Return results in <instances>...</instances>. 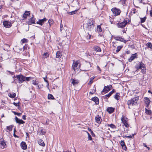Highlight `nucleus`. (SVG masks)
<instances>
[{"label":"nucleus","instance_id":"nucleus-1","mask_svg":"<svg viewBox=\"0 0 152 152\" xmlns=\"http://www.w3.org/2000/svg\"><path fill=\"white\" fill-rule=\"evenodd\" d=\"M95 23L93 20H91V22H88V23L85 24V27L86 28V30L91 31L93 30L95 28Z\"/></svg>","mask_w":152,"mask_h":152},{"label":"nucleus","instance_id":"nucleus-2","mask_svg":"<svg viewBox=\"0 0 152 152\" xmlns=\"http://www.w3.org/2000/svg\"><path fill=\"white\" fill-rule=\"evenodd\" d=\"M138 100L139 97H135L129 100L127 102V104L129 106H129L136 105L137 104Z\"/></svg>","mask_w":152,"mask_h":152},{"label":"nucleus","instance_id":"nucleus-3","mask_svg":"<svg viewBox=\"0 0 152 152\" xmlns=\"http://www.w3.org/2000/svg\"><path fill=\"white\" fill-rule=\"evenodd\" d=\"M135 67L137 69H141L143 73H145L146 72L145 66L142 62H139L135 66Z\"/></svg>","mask_w":152,"mask_h":152},{"label":"nucleus","instance_id":"nucleus-4","mask_svg":"<svg viewBox=\"0 0 152 152\" xmlns=\"http://www.w3.org/2000/svg\"><path fill=\"white\" fill-rule=\"evenodd\" d=\"M129 22L128 18H125L123 22L117 23V26L118 28H123L125 27L126 24Z\"/></svg>","mask_w":152,"mask_h":152},{"label":"nucleus","instance_id":"nucleus-5","mask_svg":"<svg viewBox=\"0 0 152 152\" xmlns=\"http://www.w3.org/2000/svg\"><path fill=\"white\" fill-rule=\"evenodd\" d=\"M80 64L79 61H77L75 62H74L72 66V67L75 72L78 69H80Z\"/></svg>","mask_w":152,"mask_h":152},{"label":"nucleus","instance_id":"nucleus-6","mask_svg":"<svg viewBox=\"0 0 152 152\" xmlns=\"http://www.w3.org/2000/svg\"><path fill=\"white\" fill-rule=\"evenodd\" d=\"M111 10L114 16H116L120 15L121 11L119 9L116 7H113L111 9Z\"/></svg>","mask_w":152,"mask_h":152},{"label":"nucleus","instance_id":"nucleus-7","mask_svg":"<svg viewBox=\"0 0 152 152\" xmlns=\"http://www.w3.org/2000/svg\"><path fill=\"white\" fill-rule=\"evenodd\" d=\"M15 77L19 83H21L24 81V76L21 75H17Z\"/></svg>","mask_w":152,"mask_h":152},{"label":"nucleus","instance_id":"nucleus-8","mask_svg":"<svg viewBox=\"0 0 152 152\" xmlns=\"http://www.w3.org/2000/svg\"><path fill=\"white\" fill-rule=\"evenodd\" d=\"M121 120L122 122L125 127L128 128L129 126L128 124V119L126 117L123 116L121 118Z\"/></svg>","mask_w":152,"mask_h":152},{"label":"nucleus","instance_id":"nucleus-9","mask_svg":"<svg viewBox=\"0 0 152 152\" xmlns=\"http://www.w3.org/2000/svg\"><path fill=\"white\" fill-rule=\"evenodd\" d=\"M112 86L111 85L104 86L102 93V92L107 93L112 89Z\"/></svg>","mask_w":152,"mask_h":152},{"label":"nucleus","instance_id":"nucleus-10","mask_svg":"<svg viewBox=\"0 0 152 152\" xmlns=\"http://www.w3.org/2000/svg\"><path fill=\"white\" fill-rule=\"evenodd\" d=\"M3 24L6 28H9L12 26L11 23L8 21H4L3 22Z\"/></svg>","mask_w":152,"mask_h":152},{"label":"nucleus","instance_id":"nucleus-11","mask_svg":"<svg viewBox=\"0 0 152 152\" xmlns=\"http://www.w3.org/2000/svg\"><path fill=\"white\" fill-rule=\"evenodd\" d=\"M114 38L116 40L119 41L124 43H126V40H124V38L118 36L114 37Z\"/></svg>","mask_w":152,"mask_h":152},{"label":"nucleus","instance_id":"nucleus-12","mask_svg":"<svg viewBox=\"0 0 152 152\" xmlns=\"http://www.w3.org/2000/svg\"><path fill=\"white\" fill-rule=\"evenodd\" d=\"M15 120L16 123H18L19 125L24 124L25 123L24 121L21 119H19L17 117H15Z\"/></svg>","mask_w":152,"mask_h":152},{"label":"nucleus","instance_id":"nucleus-13","mask_svg":"<svg viewBox=\"0 0 152 152\" xmlns=\"http://www.w3.org/2000/svg\"><path fill=\"white\" fill-rule=\"evenodd\" d=\"M0 144L3 146L2 148L3 149L6 147V144L4 141L3 139L1 138L0 139Z\"/></svg>","mask_w":152,"mask_h":152},{"label":"nucleus","instance_id":"nucleus-14","mask_svg":"<svg viewBox=\"0 0 152 152\" xmlns=\"http://www.w3.org/2000/svg\"><path fill=\"white\" fill-rule=\"evenodd\" d=\"M72 83L73 84L74 86L78 84L79 83V81L77 80H75V79H71Z\"/></svg>","mask_w":152,"mask_h":152},{"label":"nucleus","instance_id":"nucleus-15","mask_svg":"<svg viewBox=\"0 0 152 152\" xmlns=\"http://www.w3.org/2000/svg\"><path fill=\"white\" fill-rule=\"evenodd\" d=\"M46 20V18H44L42 19L39 20L37 22V23L42 25L44 22Z\"/></svg>","mask_w":152,"mask_h":152},{"label":"nucleus","instance_id":"nucleus-16","mask_svg":"<svg viewBox=\"0 0 152 152\" xmlns=\"http://www.w3.org/2000/svg\"><path fill=\"white\" fill-rule=\"evenodd\" d=\"M95 120L96 123L98 124H100L101 122V117L98 115L97 116L95 117Z\"/></svg>","mask_w":152,"mask_h":152},{"label":"nucleus","instance_id":"nucleus-17","mask_svg":"<svg viewBox=\"0 0 152 152\" xmlns=\"http://www.w3.org/2000/svg\"><path fill=\"white\" fill-rule=\"evenodd\" d=\"M20 145L21 147L23 149L26 150L27 148V146L25 142H22Z\"/></svg>","mask_w":152,"mask_h":152},{"label":"nucleus","instance_id":"nucleus-18","mask_svg":"<svg viewBox=\"0 0 152 152\" xmlns=\"http://www.w3.org/2000/svg\"><path fill=\"white\" fill-rule=\"evenodd\" d=\"M137 56V53H135L134 54H132L129 59V61H131L133 60Z\"/></svg>","mask_w":152,"mask_h":152},{"label":"nucleus","instance_id":"nucleus-19","mask_svg":"<svg viewBox=\"0 0 152 152\" xmlns=\"http://www.w3.org/2000/svg\"><path fill=\"white\" fill-rule=\"evenodd\" d=\"M121 145L122 147V148L123 150H126V147L125 145L124 142V141L121 140Z\"/></svg>","mask_w":152,"mask_h":152},{"label":"nucleus","instance_id":"nucleus-20","mask_svg":"<svg viewBox=\"0 0 152 152\" xmlns=\"http://www.w3.org/2000/svg\"><path fill=\"white\" fill-rule=\"evenodd\" d=\"M38 142L39 145L41 146H44L45 145V144L43 141L41 139H39L38 140Z\"/></svg>","mask_w":152,"mask_h":152},{"label":"nucleus","instance_id":"nucleus-21","mask_svg":"<svg viewBox=\"0 0 152 152\" xmlns=\"http://www.w3.org/2000/svg\"><path fill=\"white\" fill-rule=\"evenodd\" d=\"M28 22L29 23L34 24L35 23V18L33 17H31L29 19H28Z\"/></svg>","mask_w":152,"mask_h":152},{"label":"nucleus","instance_id":"nucleus-22","mask_svg":"<svg viewBox=\"0 0 152 152\" xmlns=\"http://www.w3.org/2000/svg\"><path fill=\"white\" fill-rule=\"evenodd\" d=\"M114 110V109L112 107H108L107 109V111L110 113H113Z\"/></svg>","mask_w":152,"mask_h":152},{"label":"nucleus","instance_id":"nucleus-23","mask_svg":"<svg viewBox=\"0 0 152 152\" xmlns=\"http://www.w3.org/2000/svg\"><path fill=\"white\" fill-rule=\"evenodd\" d=\"M92 100L95 102L96 104H98L99 101L98 98L96 97H94L92 99Z\"/></svg>","mask_w":152,"mask_h":152},{"label":"nucleus","instance_id":"nucleus-24","mask_svg":"<svg viewBox=\"0 0 152 152\" xmlns=\"http://www.w3.org/2000/svg\"><path fill=\"white\" fill-rule=\"evenodd\" d=\"M30 15V13L28 11H26L25 13L23 15V18H26L27 17Z\"/></svg>","mask_w":152,"mask_h":152},{"label":"nucleus","instance_id":"nucleus-25","mask_svg":"<svg viewBox=\"0 0 152 152\" xmlns=\"http://www.w3.org/2000/svg\"><path fill=\"white\" fill-rule=\"evenodd\" d=\"M94 50L96 52H100L101 51V49L100 48L97 46H94Z\"/></svg>","mask_w":152,"mask_h":152},{"label":"nucleus","instance_id":"nucleus-26","mask_svg":"<svg viewBox=\"0 0 152 152\" xmlns=\"http://www.w3.org/2000/svg\"><path fill=\"white\" fill-rule=\"evenodd\" d=\"M144 101L145 103L148 105L150 102V101L148 98L147 97H145L144 98Z\"/></svg>","mask_w":152,"mask_h":152},{"label":"nucleus","instance_id":"nucleus-27","mask_svg":"<svg viewBox=\"0 0 152 152\" xmlns=\"http://www.w3.org/2000/svg\"><path fill=\"white\" fill-rule=\"evenodd\" d=\"M8 96L10 97L11 98H13L16 96V94L15 93H9Z\"/></svg>","mask_w":152,"mask_h":152},{"label":"nucleus","instance_id":"nucleus-28","mask_svg":"<svg viewBox=\"0 0 152 152\" xmlns=\"http://www.w3.org/2000/svg\"><path fill=\"white\" fill-rule=\"evenodd\" d=\"M61 52L59 51H57L56 54V58H60L61 57Z\"/></svg>","mask_w":152,"mask_h":152},{"label":"nucleus","instance_id":"nucleus-29","mask_svg":"<svg viewBox=\"0 0 152 152\" xmlns=\"http://www.w3.org/2000/svg\"><path fill=\"white\" fill-rule=\"evenodd\" d=\"M112 92H110L109 94H107L106 95H105L104 96V98L106 99H107L108 98L112 95Z\"/></svg>","mask_w":152,"mask_h":152},{"label":"nucleus","instance_id":"nucleus-30","mask_svg":"<svg viewBox=\"0 0 152 152\" xmlns=\"http://www.w3.org/2000/svg\"><path fill=\"white\" fill-rule=\"evenodd\" d=\"M47 78V76H46V77H43V78L45 81V82H46L47 83V85H46V87L48 88H49V83L48 81L46 80V79Z\"/></svg>","mask_w":152,"mask_h":152},{"label":"nucleus","instance_id":"nucleus-31","mask_svg":"<svg viewBox=\"0 0 152 152\" xmlns=\"http://www.w3.org/2000/svg\"><path fill=\"white\" fill-rule=\"evenodd\" d=\"M24 81L26 80L28 81H30V80L32 79V77H26L24 76Z\"/></svg>","mask_w":152,"mask_h":152},{"label":"nucleus","instance_id":"nucleus-32","mask_svg":"<svg viewBox=\"0 0 152 152\" xmlns=\"http://www.w3.org/2000/svg\"><path fill=\"white\" fill-rule=\"evenodd\" d=\"M107 126L113 129H114L116 128V126H115L113 124H108L107 125Z\"/></svg>","mask_w":152,"mask_h":152},{"label":"nucleus","instance_id":"nucleus-33","mask_svg":"<svg viewBox=\"0 0 152 152\" xmlns=\"http://www.w3.org/2000/svg\"><path fill=\"white\" fill-rule=\"evenodd\" d=\"M114 98L117 100L119 99L120 96L119 95L118 93H117L114 96Z\"/></svg>","mask_w":152,"mask_h":152},{"label":"nucleus","instance_id":"nucleus-34","mask_svg":"<svg viewBox=\"0 0 152 152\" xmlns=\"http://www.w3.org/2000/svg\"><path fill=\"white\" fill-rule=\"evenodd\" d=\"M122 47H123V46H118L117 47V49L116 51V53L120 51L121 49L122 48Z\"/></svg>","mask_w":152,"mask_h":152},{"label":"nucleus","instance_id":"nucleus-35","mask_svg":"<svg viewBox=\"0 0 152 152\" xmlns=\"http://www.w3.org/2000/svg\"><path fill=\"white\" fill-rule=\"evenodd\" d=\"M45 133L46 132L44 130L42 129L39 131L40 134L41 135H44Z\"/></svg>","mask_w":152,"mask_h":152},{"label":"nucleus","instance_id":"nucleus-36","mask_svg":"<svg viewBox=\"0 0 152 152\" xmlns=\"http://www.w3.org/2000/svg\"><path fill=\"white\" fill-rule=\"evenodd\" d=\"M97 30L98 32H100L102 31V29L100 26H98L97 27Z\"/></svg>","mask_w":152,"mask_h":152},{"label":"nucleus","instance_id":"nucleus-37","mask_svg":"<svg viewBox=\"0 0 152 152\" xmlns=\"http://www.w3.org/2000/svg\"><path fill=\"white\" fill-rule=\"evenodd\" d=\"M48 98L49 99H53L54 98L53 96L51 94H49L48 95Z\"/></svg>","mask_w":152,"mask_h":152},{"label":"nucleus","instance_id":"nucleus-38","mask_svg":"<svg viewBox=\"0 0 152 152\" xmlns=\"http://www.w3.org/2000/svg\"><path fill=\"white\" fill-rule=\"evenodd\" d=\"M146 19V17H145L143 18H140L141 22V23H143L144 22Z\"/></svg>","mask_w":152,"mask_h":152},{"label":"nucleus","instance_id":"nucleus-39","mask_svg":"<svg viewBox=\"0 0 152 152\" xmlns=\"http://www.w3.org/2000/svg\"><path fill=\"white\" fill-rule=\"evenodd\" d=\"M27 41L28 40L27 39L25 38H24L23 39H22L21 41L22 43H26L27 42Z\"/></svg>","mask_w":152,"mask_h":152},{"label":"nucleus","instance_id":"nucleus-40","mask_svg":"<svg viewBox=\"0 0 152 152\" xmlns=\"http://www.w3.org/2000/svg\"><path fill=\"white\" fill-rule=\"evenodd\" d=\"M145 113L149 115H150L151 113V111L150 110H147V109H145Z\"/></svg>","mask_w":152,"mask_h":152},{"label":"nucleus","instance_id":"nucleus-41","mask_svg":"<svg viewBox=\"0 0 152 152\" xmlns=\"http://www.w3.org/2000/svg\"><path fill=\"white\" fill-rule=\"evenodd\" d=\"M147 45L148 48L152 49V44L151 43H148L147 44Z\"/></svg>","mask_w":152,"mask_h":152},{"label":"nucleus","instance_id":"nucleus-42","mask_svg":"<svg viewBox=\"0 0 152 152\" xmlns=\"http://www.w3.org/2000/svg\"><path fill=\"white\" fill-rule=\"evenodd\" d=\"M12 126H7V130L9 131H11L12 130Z\"/></svg>","mask_w":152,"mask_h":152},{"label":"nucleus","instance_id":"nucleus-43","mask_svg":"<svg viewBox=\"0 0 152 152\" xmlns=\"http://www.w3.org/2000/svg\"><path fill=\"white\" fill-rule=\"evenodd\" d=\"M77 11V10H75V11H72L71 12H69V15H73L75 14L76 12Z\"/></svg>","mask_w":152,"mask_h":152},{"label":"nucleus","instance_id":"nucleus-44","mask_svg":"<svg viewBox=\"0 0 152 152\" xmlns=\"http://www.w3.org/2000/svg\"><path fill=\"white\" fill-rule=\"evenodd\" d=\"M13 113L15 115H17L19 116H20L21 115V113H17L14 111H13Z\"/></svg>","mask_w":152,"mask_h":152},{"label":"nucleus","instance_id":"nucleus-45","mask_svg":"<svg viewBox=\"0 0 152 152\" xmlns=\"http://www.w3.org/2000/svg\"><path fill=\"white\" fill-rule=\"evenodd\" d=\"M20 103V102H18V103H15V102H14L13 103V104H14V105L16 106V107H17V106H18V107H19V104Z\"/></svg>","mask_w":152,"mask_h":152},{"label":"nucleus","instance_id":"nucleus-46","mask_svg":"<svg viewBox=\"0 0 152 152\" xmlns=\"http://www.w3.org/2000/svg\"><path fill=\"white\" fill-rule=\"evenodd\" d=\"M126 0H121L120 2L122 4H124L125 3Z\"/></svg>","mask_w":152,"mask_h":152},{"label":"nucleus","instance_id":"nucleus-47","mask_svg":"<svg viewBox=\"0 0 152 152\" xmlns=\"http://www.w3.org/2000/svg\"><path fill=\"white\" fill-rule=\"evenodd\" d=\"M32 84L34 85H37V87L39 88V85H38L36 83V82L35 81H34V80H33L32 81Z\"/></svg>","mask_w":152,"mask_h":152},{"label":"nucleus","instance_id":"nucleus-48","mask_svg":"<svg viewBox=\"0 0 152 152\" xmlns=\"http://www.w3.org/2000/svg\"><path fill=\"white\" fill-rule=\"evenodd\" d=\"M88 140H92V137L88 133Z\"/></svg>","mask_w":152,"mask_h":152},{"label":"nucleus","instance_id":"nucleus-49","mask_svg":"<svg viewBox=\"0 0 152 152\" xmlns=\"http://www.w3.org/2000/svg\"><path fill=\"white\" fill-rule=\"evenodd\" d=\"M94 78H94H91V80L88 83V84H91L93 82V81H92V80H93V79Z\"/></svg>","mask_w":152,"mask_h":152},{"label":"nucleus","instance_id":"nucleus-50","mask_svg":"<svg viewBox=\"0 0 152 152\" xmlns=\"http://www.w3.org/2000/svg\"><path fill=\"white\" fill-rule=\"evenodd\" d=\"M44 55L45 58H47L48 56V54L47 53H45Z\"/></svg>","mask_w":152,"mask_h":152},{"label":"nucleus","instance_id":"nucleus-51","mask_svg":"<svg viewBox=\"0 0 152 152\" xmlns=\"http://www.w3.org/2000/svg\"><path fill=\"white\" fill-rule=\"evenodd\" d=\"M134 136V135H133L132 136L130 135V136H127V138H132V137Z\"/></svg>","mask_w":152,"mask_h":152},{"label":"nucleus","instance_id":"nucleus-52","mask_svg":"<svg viewBox=\"0 0 152 152\" xmlns=\"http://www.w3.org/2000/svg\"><path fill=\"white\" fill-rule=\"evenodd\" d=\"M61 28H63V25L61 23V24H60V30H61Z\"/></svg>","mask_w":152,"mask_h":152},{"label":"nucleus","instance_id":"nucleus-53","mask_svg":"<svg viewBox=\"0 0 152 152\" xmlns=\"http://www.w3.org/2000/svg\"><path fill=\"white\" fill-rule=\"evenodd\" d=\"M26 115H23L22 116V118L24 120H26Z\"/></svg>","mask_w":152,"mask_h":152},{"label":"nucleus","instance_id":"nucleus-54","mask_svg":"<svg viewBox=\"0 0 152 152\" xmlns=\"http://www.w3.org/2000/svg\"><path fill=\"white\" fill-rule=\"evenodd\" d=\"M97 69L99 71H100V72L101 71V69H100V68H99V66H97Z\"/></svg>","mask_w":152,"mask_h":152},{"label":"nucleus","instance_id":"nucleus-55","mask_svg":"<svg viewBox=\"0 0 152 152\" xmlns=\"http://www.w3.org/2000/svg\"><path fill=\"white\" fill-rule=\"evenodd\" d=\"M150 16H152V10H151L150 11Z\"/></svg>","mask_w":152,"mask_h":152},{"label":"nucleus","instance_id":"nucleus-56","mask_svg":"<svg viewBox=\"0 0 152 152\" xmlns=\"http://www.w3.org/2000/svg\"><path fill=\"white\" fill-rule=\"evenodd\" d=\"M14 136L15 137H18L15 134V133H14L13 134Z\"/></svg>","mask_w":152,"mask_h":152},{"label":"nucleus","instance_id":"nucleus-57","mask_svg":"<svg viewBox=\"0 0 152 152\" xmlns=\"http://www.w3.org/2000/svg\"><path fill=\"white\" fill-rule=\"evenodd\" d=\"M91 35H89V37L87 38V39H90L91 38Z\"/></svg>","mask_w":152,"mask_h":152},{"label":"nucleus","instance_id":"nucleus-58","mask_svg":"<svg viewBox=\"0 0 152 152\" xmlns=\"http://www.w3.org/2000/svg\"><path fill=\"white\" fill-rule=\"evenodd\" d=\"M115 90L114 89H113L112 91H111V92H112V94H113L115 92Z\"/></svg>","mask_w":152,"mask_h":152},{"label":"nucleus","instance_id":"nucleus-59","mask_svg":"<svg viewBox=\"0 0 152 152\" xmlns=\"http://www.w3.org/2000/svg\"><path fill=\"white\" fill-rule=\"evenodd\" d=\"M52 22V20H48V22L50 23H51V22Z\"/></svg>","mask_w":152,"mask_h":152},{"label":"nucleus","instance_id":"nucleus-60","mask_svg":"<svg viewBox=\"0 0 152 152\" xmlns=\"http://www.w3.org/2000/svg\"><path fill=\"white\" fill-rule=\"evenodd\" d=\"M4 117V114H2L1 115V118H2Z\"/></svg>","mask_w":152,"mask_h":152},{"label":"nucleus","instance_id":"nucleus-61","mask_svg":"<svg viewBox=\"0 0 152 152\" xmlns=\"http://www.w3.org/2000/svg\"><path fill=\"white\" fill-rule=\"evenodd\" d=\"M127 136H126V135H124L123 137L124 138H127Z\"/></svg>","mask_w":152,"mask_h":152},{"label":"nucleus","instance_id":"nucleus-62","mask_svg":"<svg viewBox=\"0 0 152 152\" xmlns=\"http://www.w3.org/2000/svg\"><path fill=\"white\" fill-rule=\"evenodd\" d=\"M143 145H144L145 147H146V148H147V146L145 144H143Z\"/></svg>","mask_w":152,"mask_h":152},{"label":"nucleus","instance_id":"nucleus-63","mask_svg":"<svg viewBox=\"0 0 152 152\" xmlns=\"http://www.w3.org/2000/svg\"><path fill=\"white\" fill-rule=\"evenodd\" d=\"M91 134L93 136V135H94V133H93V132L92 131L91 132Z\"/></svg>","mask_w":152,"mask_h":152},{"label":"nucleus","instance_id":"nucleus-64","mask_svg":"<svg viewBox=\"0 0 152 152\" xmlns=\"http://www.w3.org/2000/svg\"><path fill=\"white\" fill-rule=\"evenodd\" d=\"M64 152H69V151H64Z\"/></svg>","mask_w":152,"mask_h":152}]
</instances>
